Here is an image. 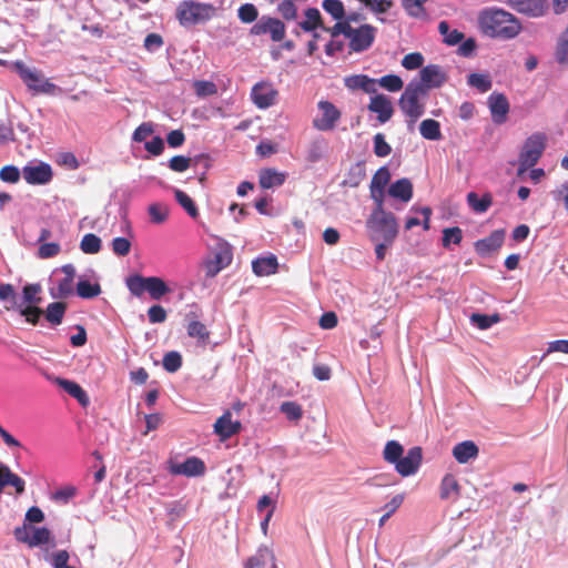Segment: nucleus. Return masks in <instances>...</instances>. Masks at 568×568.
<instances>
[{
  "label": "nucleus",
  "instance_id": "f257e3e1",
  "mask_svg": "<svg viewBox=\"0 0 568 568\" xmlns=\"http://www.w3.org/2000/svg\"><path fill=\"white\" fill-rule=\"evenodd\" d=\"M478 23L484 34L503 40L516 38L523 29L513 13L496 8L483 10L478 16Z\"/></svg>",
  "mask_w": 568,
  "mask_h": 568
},
{
  "label": "nucleus",
  "instance_id": "f03ea898",
  "mask_svg": "<svg viewBox=\"0 0 568 568\" xmlns=\"http://www.w3.org/2000/svg\"><path fill=\"white\" fill-rule=\"evenodd\" d=\"M369 239L374 242L385 241L394 243L398 235V223L396 216L388 211L371 213L366 221Z\"/></svg>",
  "mask_w": 568,
  "mask_h": 568
},
{
  "label": "nucleus",
  "instance_id": "7ed1b4c3",
  "mask_svg": "<svg viewBox=\"0 0 568 568\" xmlns=\"http://www.w3.org/2000/svg\"><path fill=\"white\" fill-rule=\"evenodd\" d=\"M215 13L216 8L211 3L184 0L179 3L175 17L182 27H190L211 20Z\"/></svg>",
  "mask_w": 568,
  "mask_h": 568
},
{
  "label": "nucleus",
  "instance_id": "20e7f679",
  "mask_svg": "<svg viewBox=\"0 0 568 568\" xmlns=\"http://www.w3.org/2000/svg\"><path fill=\"white\" fill-rule=\"evenodd\" d=\"M427 93L422 87L410 81L398 100V106L409 124H414L425 112V99Z\"/></svg>",
  "mask_w": 568,
  "mask_h": 568
},
{
  "label": "nucleus",
  "instance_id": "39448f33",
  "mask_svg": "<svg viewBox=\"0 0 568 568\" xmlns=\"http://www.w3.org/2000/svg\"><path fill=\"white\" fill-rule=\"evenodd\" d=\"M126 286L130 293L136 297L148 292L150 297L156 301L171 292L166 283L158 276L144 277L135 274L126 278Z\"/></svg>",
  "mask_w": 568,
  "mask_h": 568
},
{
  "label": "nucleus",
  "instance_id": "423d86ee",
  "mask_svg": "<svg viewBox=\"0 0 568 568\" xmlns=\"http://www.w3.org/2000/svg\"><path fill=\"white\" fill-rule=\"evenodd\" d=\"M546 148V136L542 133H534L524 143L519 153L517 174H524L532 168L541 158Z\"/></svg>",
  "mask_w": 568,
  "mask_h": 568
},
{
  "label": "nucleus",
  "instance_id": "0eeeda50",
  "mask_svg": "<svg viewBox=\"0 0 568 568\" xmlns=\"http://www.w3.org/2000/svg\"><path fill=\"white\" fill-rule=\"evenodd\" d=\"M320 114L313 120V126L318 131H332L341 119V111L329 101H320Z\"/></svg>",
  "mask_w": 568,
  "mask_h": 568
},
{
  "label": "nucleus",
  "instance_id": "6e6552de",
  "mask_svg": "<svg viewBox=\"0 0 568 568\" xmlns=\"http://www.w3.org/2000/svg\"><path fill=\"white\" fill-rule=\"evenodd\" d=\"M447 81V74L438 64H428L419 71V80L413 82L428 94L430 89L440 88Z\"/></svg>",
  "mask_w": 568,
  "mask_h": 568
},
{
  "label": "nucleus",
  "instance_id": "1a4fd4ad",
  "mask_svg": "<svg viewBox=\"0 0 568 568\" xmlns=\"http://www.w3.org/2000/svg\"><path fill=\"white\" fill-rule=\"evenodd\" d=\"M376 31V28L371 24L353 28L348 38L351 51L362 52L367 50L375 40Z\"/></svg>",
  "mask_w": 568,
  "mask_h": 568
},
{
  "label": "nucleus",
  "instance_id": "9d476101",
  "mask_svg": "<svg viewBox=\"0 0 568 568\" xmlns=\"http://www.w3.org/2000/svg\"><path fill=\"white\" fill-rule=\"evenodd\" d=\"M423 460V450L419 446H414L408 449L406 456H402L398 462L395 463L396 471L403 476L408 477L414 475Z\"/></svg>",
  "mask_w": 568,
  "mask_h": 568
},
{
  "label": "nucleus",
  "instance_id": "9b49d317",
  "mask_svg": "<svg viewBox=\"0 0 568 568\" xmlns=\"http://www.w3.org/2000/svg\"><path fill=\"white\" fill-rule=\"evenodd\" d=\"M509 7L517 12L530 18H539L547 13V0H504Z\"/></svg>",
  "mask_w": 568,
  "mask_h": 568
},
{
  "label": "nucleus",
  "instance_id": "f8f14e48",
  "mask_svg": "<svg viewBox=\"0 0 568 568\" xmlns=\"http://www.w3.org/2000/svg\"><path fill=\"white\" fill-rule=\"evenodd\" d=\"M22 175L28 184H47L52 180L53 172L50 164L41 162L37 165H26Z\"/></svg>",
  "mask_w": 568,
  "mask_h": 568
},
{
  "label": "nucleus",
  "instance_id": "ddd939ff",
  "mask_svg": "<svg viewBox=\"0 0 568 568\" xmlns=\"http://www.w3.org/2000/svg\"><path fill=\"white\" fill-rule=\"evenodd\" d=\"M277 94V90L267 82L256 83L251 92L254 104L260 109H266L273 105Z\"/></svg>",
  "mask_w": 568,
  "mask_h": 568
},
{
  "label": "nucleus",
  "instance_id": "4468645a",
  "mask_svg": "<svg viewBox=\"0 0 568 568\" xmlns=\"http://www.w3.org/2000/svg\"><path fill=\"white\" fill-rule=\"evenodd\" d=\"M205 469L204 462L197 457H189L183 463H172L169 466V471L172 475H183L186 477L202 476Z\"/></svg>",
  "mask_w": 568,
  "mask_h": 568
},
{
  "label": "nucleus",
  "instance_id": "2eb2a0df",
  "mask_svg": "<svg viewBox=\"0 0 568 568\" xmlns=\"http://www.w3.org/2000/svg\"><path fill=\"white\" fill-rule=\"evenodd\" d=\"M232 262V252L229 246H221L213 258L204 263V271L207 277H214L219 272L230 265Z\"/></svg>",
  "mask_w": 568,
  "mask_h": 568
},
{
  "label": "nucleus",
  "instance_id": "dca6fc26",
  "mask_svg": "<svg viewBox=\"0 0 568 568\" xmlns=\"http://www.w3.org/2000/svg\"><path fill=\"white\" fill-rule=\"evenodd\" d=\"M488 106L494 123L503 124L506 122L510 106L504 93L493 92L488 97Z\"/></svg>",
  "mask_w": 568,
  "mask_h": 568
},
{
  "label": "nucleus",
  "instance_id": "f3484780",
  "mask_svg": "<svg viewBox=\"0 0 568 568\" xmlns=\"http://www.w3.org/2000/svg\"><path fill=\"white\" fill-rule=\"evenodd\" d=\"M241 429V423L239 420H232V413L230 410H226L214 424V432L222 440H226L233 435L239 434Z\"/></svg>",
  "mask_w": 568,
  "mask_h": 568
},
{
  "label": "nucleus",
  "instance_id": "a211bd4d",
  "mask_svg": "<svg viewBox=\"0 0 568 568\" xmlns=\"http://www.w3.org/2000/svg\"><path fill=\"white\" fill-rule=\"evenodd\" d=\"M368 110L377 114L381 123H385L393 116L394 109L390 100L384 94H376L371 98Z\"/></svg>",
  "mask_w": 568,
  "mask_h": 568
},
{
  "label": "nucleus",
  "instance_id": "6ab92c4d",
  "mask_svg": "<svg viewBox=\"0 0 568 568\" xmlns=\"http://www.w3.org/2000/svg\"><path fill=\"white\" fill-rule=\"evenodd\" d=\"M505 241V231L495 230L487 237L475 243V250L479 255H487L499 250Z\"/></svg>",
  "mask_w": 568,
  "mask_h": 568
},
{
  "label": "nucleus",
  "instance_id": "aec40b11",
  "mask_svg": "<svg viewBox=\"0 0 568 568\" xmlns=\"http://www.w3.org/2000/svg\"><path fill=\"white\" fill-rule=\"evenodd\" d=\"M344 84L349 90H362L365 93H375L376 79H372L366 74H353L344 79Z\"/></svg>",
  "mask_w": 568,
  "mask_h": 568
},
{
  "label": "nucleus",
  "instance_id": "412c9836",
  "mask_svg": "<svg viewBox=\"0 0 568 568\" xmlns=\"http://www.w3.org/2000/svg\"><path fill=\"white\" fill-rule=\"evenodd\" d=\"M286 176L285 172H280L273 168L262 169L258 172V184L262 189L281 186L286 181Z\"/></svg>",
  "mask_w": 568,
  "mask_h": 568
},
{
  "label": "nucleus",
  "instance_id": "4be33fe9",
  "mask_svg": "<svg viewBox=\"0 0 568 568\" xmlns=\"http://www.w3.org/2000/svg\"><path fill=\"white\" fill-rule=\"evenodd\" d=\"M61 271L64 274V277L59 281L57 286L58 292L53 296L59 298H65L73 294V281L75 277V268L73 265L67 264L61 267Z\"/></svg>",
  "mask_w": 568,
  "mask_h": 568
},
{
  "label": "nucleus",
  "instance_id": "5701e85b",
  "mask_svg": "<svg viewBox=\"0 0 568 568\" xmlns=\"http://www.w3.org/2000/svg\"><path fill=\"white\" fill-rule=\"evenodd\" d=\"M479 449L473 440L458 443L453 448V456L459 464H466L478 456Z\"/></svg>",
  "mask_w": 568,
  "mask_h": 568
},
{
  "label": "nucleus",
  "instance_id": "b1692460",
  "mask_svg": "<svg viewBox=\"0 0 568 568\" xmlns=\"http://www.w3.org/2000/svg\"><path fill=\"white\" fill-rule=\"evenodd\" d=\"M388 194L394 199H399L402 202L407 203L413 197V184L406 178L397 180L390 184Z\"/></svg>",
  "mask_w": 568,
  "mask_h": 568
},
{
  "label": "nucleus",
  "instance_id": "393cba45",
  "mask_svg": "<svg viewBox=\"0 0 568 568\" xmlns=\"http://www.w3.org/2000/svg\"><path fill=\"white\" fill-rule=\"evenodd\" d=\"M13 68L29 89L41 90L38 83L42 75L38 71L29 69L22 61L14 62Z\"/></svg>",
  "mask_w": 568,
  "mask_h": 568
},
{
  "label": "nucleus",
  "instance_id": "a878e982",
  "mask_svg": "<svg viewBox=\"0 0 568 568\" xmlns=\"http://www.w3.org/2000/svg\"><path fill=\"white\" fill-rule=\"evenodd\" d=\"M57 384L70 396L75 398L83 407L89 405V396L78 383L64 378H57Z\"/></svg>",
  "mask_w": 568,
  "mask_h": 568
},
{
  "label": "nucleus",
  "instance_id": "bb28decb",
  "mask_svg": "<svg viewBox=\"0 0 568 568\" xmlns=\"http://www.w3.org/2000/svg\"><path fill=\"white\" fill-rule=\"evenodd\" d=\"M278 267L277 258L274 255L260 257L252 263L253 272L257 276H267L276 273Z\"/></svg>",
  "mask_w": 568,
  "mask_h": 568
},
{
  "label": "nucleus",
  "instance_id": "cd10ccee",
  "mask_svg": "<svg viewBox=\"0 0 568 568\" xmlns=\"http://www.w3.org/2000/svg\"><path fill=\"white\" fill-rule=\"evenodd\" d=\"M304 16L305 20L298 22V27L302 30L306 32L315 31L317 28H322L324 30L323 19L318 9L307 8Z\"/></svg>",
  "mask_w": 568,
  "mask_h": 568
},
{
  "label": "nucleus",
  "instance_id": "c85d7f7f",
  "mask_svg": "<svg viewBox=\"0 0 568 568\" xmlns=\"http://www.w3.org/2000/svg\"><path fill=\"white\" fill-rule=\"evenodd\" d=\"M0 301L6 303L4 308L7 311L18 312L22 305L18 300L13 285L9 283L0 284Z\"/></svg>",
  "mask_w": 568,
  "mask_h": 568
},
{
  "label": "nucleus",
  "instance_id": "c756f323",
  "mask_svg": "<svg viewBox=\"0 0 568 568\" xmlns=\"http://www.w3.org/2000/svg\"><path fill=\"white\" fill-rule=\"evenodd\" d=\"M554 57L558 64L568 65V26L557 39Z\"/></svg>",
  "mask_w": 568,
  "mask_h": 568
},
{
  "label": "nucleus",
  "instance_id": "7c9ffc66",
  "mask_svg": "<svg viewBox=\"0 0 568 568\" xmlns=\"http://www.w3.org/2000/svg\"><path fill=\"white\" fill-rule=\"evenodd\" d=\"M467 203L474 212L485 213L493 204V196L487 192L479 197L477 193L469 192L467 194Z\"/></svg>",
  "mask_w": 568,
  "mask_h": 568
},
{
  "label": "nucleus",
  "instance_id": "2f4dec72",
  "mask_svg": "<svg viewBox=\"0 0 568 568\" xmlns=\"http://www.w3.org/2000/svg\"><path fill=\"white\" fill-rule=\"evenodd\" d=\"M326 151V141L323 138H317L311 141L306 148L305 159L308 163L318 162Z\"/></svg>",
  "mask_w": 568,
  "mask_h": 568
},
{
  "label": "nucleus",
  "instance_id": "473e14b6",
  "mask_svg": "<svg viewBox=\"0 0 568 568\" xmlns=\"http://www.w3.org/2000/svg\"><path fill=\"white\" fill-rule=\"evenodd\" d=\"M366 178V166L364 161H358L354 163L347 174L346 179L344 181V184L349 185L352 187L358 186L362 181Z\"/></svg>",
  "mask_w": 568,
  "mask_h": 568
},
{
  "label": "nucleus",
  "instance_id": "72a5a7b5",
  "mask_svg": "<svg viewBox=\"0 0 568 568\" xmlns=\"http://www.w3.org/2000/svg\"><path fill=\"white\" fill-rule=\"evenodd\" d=\"M420 135L430 141H438L442 139L440 124L434 119L423 120L419 124Z\"/></svg>",
  "mask_w": 568,
  "mask_h": 568
},
{
  "label": "nucleus",
  "instance_id": "f704fd0d",
  "mask_svg": "<svg viewBox=\"0 0 568 568\" xmlns=\"http://www.w3.org/2000/svg\"><path fill=\"white\" fill-rule=\"evenodd\" d=\"M67 311V304L64 302H53L47 306L43 312L45 320L52 325H60Z\"/></svg>",
  "mask_w": 568,
  "mask_h": 568
},
{
  "label": "nucleus",
  "instance_id": "c9c22d12",
  "mask_svg": "<svg viewBox=\"0 0 568 568\" xmlns=\"http://www.w3.org/2000/svg\"><path fill=\"white\" fill-rule=\"evenodd\" d=\"M41 291V285L38 283L24 285L22 290V302L20 303L23 305L38 306L42 302V298L40 296Z\"/></svg>",
  "mask_w": 568,
  "mask_h": 568
},
{
  "label": "nucleus",
  "instance_id": "e433bc0d",
  "mask_svg": "<svg viewBox=\"0 0 568 568\" xmlns=\"http://www.w3.org/2000/svg\"><path fill=\"white\" fill-rule=\"evenodd\" d=\"M187 335L192 338H196L202 345H206L210 339V332L206 326L196 320L189 322Z\"/></svg>",
  "mask_w": 568,
  "mask_h": 568
},
{
  "label": "nucleus",
  "instance_id": "4c0bfd02",
  "mask_svg": "<svg viewBox=\"0 0 568 568\" xmlns=\"http://www.w3.org/2000/svg\"><path fill=\"white\" fill-rule=\"evenodd\" d=\"M403 454L404 447L397 440H388L383 450V458L386 463L395 465Z\"/></svg>",
  "mask_w": 568,
  "mask_h": 568
},
{
  "label": "nucleus",
  "instance_id": "58836bf2",
  "mask_svg": "<svg viewBox=\"0 0 568 568\" xmlns=\"http://www.w3.org/2000/svg\"><path fill=\"white\" fill-rule=\"evenodd\" d=\"M452 495L458 497L459 485L454 475L447 474L444 476L440 483V498L448 499Z\"/></svg>",
  "mask_w": 568,
  "mask_h": 568
},
{
  "label": "nucleus",
  "instance_id": "ea45409f",
  "mask_svg": "<svg viewBox=\"0 0 568 568\" xmlns=\"http://www.w3.org/2000/svg\"><path fill=\"white\" fill-rule=\"evenodd\" d=\"M438 31L444 37V42L448 45H456L464 39V33L457 29L450 30L447 21H440Z\"/></svg>",
  "mask_w": 568,
  "mask_h": 568
},
{
  "label": "nucleus",
  "instance_id": "a19ab883",
  "mask_svg": "<svg viewBox=\"0 0 568 568\" xmlns=\"http://www.w3.org/2000/svg\"><path fill=\"white\" fill-rule=\"evenodd\" d=\"M468 85L476 88L481 93L489 91L493 87V81L489 74L470 73L467 78Z\"/></svg>",
  "mask_w": 568,
  "mask_h": 568
},
{
  "label": "nucleus",
  "instance_id": "79ce46f5",
  "mask_svg": "<svg viewBox=\"0 0 568 568\" xmlns=\"http://www.w3.org/2000/svg\"><path fill=\"white\" fill-rule=\"evenodd\" d=\"M174 196L176 202L185 210V212L192 217L199 216V210L194 201L183 191L174 190Z\"/></svg>",
  "mask_w": 568,
  "mask_h": 568
},
{
  "label": "nucleus",
  "instance_id": "37998d69",
  "mask_svg": "<svg viewBox=\"0 0 568 568\" xmlns=\"http://www.w3.org/2000/svg\"><path fill=\"white\" fill-rule=\"evenodd\" d=\"M169 207L163 203H152L148 207V213L152 223H164L169 217Z\"/></svg>",
  "mask_w": 568,
  "mask_h": 568
},
{
  "label": "nucleus",
  "instance_id": "c03bdc74",
  "mask_svg": "<svg viewBox=\"0 0 568 568\" xmlns=\"http://www.w3.org/2000/svg\"><path fill=\"white\" fill-rule=\"evenodd\" d=\"M376 84L388 92H398L403 89L404 82L397 74H386L376 80Z\"/></svg>",
  "mask_w": 568,
  "mask_h": 568
},
{
  "label": "nucleus",
  "instance_id": "a18cd8bd",
  "mask_svg": "<svg viewBox=\"0 0 568 568\" xmlns=\"http://www.w3.org/2000/svg\"><path fill=\"white\" fill-rule=\"evenodd\" d=\"M80 248L85 254H97L101 250V239L93 233H88L82 237Z\"/></svg>",
  "mask_w": 568,
  "mask_h": 568
},
{
  "label": "nucleus",
  "instance_id": "49530a36",
  "mask_svg": "<svg viewBox=\"0 0 568 568\" xmlns=\"http://www.w3.org/2000/svg\"><path fill=\"white\" fill-rule=\"evenodd\" d=\"M77 293L82 298H93L101 293V286L99 283L79 281L77 284Z\"/></svg>",
  "mask_w": 568,
  "mask_h": 568
},
{
  "label": "nucleus",
  "instance_id": "de8ad7c7",
  "mask_svg": "<svg viewBox=\"0 0 568 568\" xmlns=\"http://www.w3.org/2000/svg\"><path fill=\"white\" fill-rule=\"evenodd\" d=\"M32 535L29 539V547H38L48 544L51 540V531L45 527H30Z\"/></svg>",
  "mask_w": 568,
  "mask_h": 568
},
{
  "label": "nucleus",
  "instance_id": "09e8293b",
  "mask_svg": "<svg viewBox=\"0 0 568 568\" xmlns=\"http://www.w3.org/2000/svg\"><path fill=\"white\" fill-rule=\"evenodd\" d=\"M500 321L499 314H493V315H486V314H478L474 313L470 316V322L475 324L479 329H488L494 324L498 323Z\"/></svg>",
  "mask_w": 568,
  "mask_h": 568
},
{
  "label": "nucleus",
  "instance_id": "8fccbe9b",
  "mask_svg": "<svg viewBox=\"0 0 568 568\" xmlns=\"http://www.w3.org/2000/svg\"><path fill=\"white\" fill-rule=\"evenodd\" d=\"M463 240V231L458 226L447 227L443 230L442 245L448 248L450 243L460 244Z\"/></svg>",
  "mask_w": 568,
  "mask_h": 568
},
{
  "label": "nucleus",
  "instance_id": "3c124183",
  "mask_svg": "<svg viewBox=\"0 0 568 568\" xmlns=\"http://www.w3.org/2000/svg\"><path fill=\"white\" fill-rule=\"evenodd\" d=\"M19 314L24 317L26 322L37 325L40 317L43 315V311L36 305H21L18 310Z\"/></svg>",
  "mask_w": 568,
  "mask_h": 568
},
{
  "label": "nucleus",
  "instance_id": "603ef678",
  "mask_svg": "<svg viewBox=\"0 0 568 568\" xmlns=\"http://www.w3.org/2000/svg\"><path fill=\"white\" fill-rule=\"evenodd\" d=\"M428 0H403L402 4L406 12L414 18H422L426 14L424 4Z\"/></svg>",
  "mask_w": 568,
  "mask_h": 568
},
{
  "label": "nucleus",
  "instance_id": "864d4df0",
  "mask_svg": "<svg viewBox=\"0 0 568 568\" xmlns=\"http://www.w3.org/2000/svg\"><path fill=\"white\" fill-rule=\"evenodd\" d=\"M281 413H283L288 420L297 422L303 416V410L300 404L295 402H284L280 406Z\"/></svg>",
  "mask_w": 568,
  "mask_h": 568
},
{
  "label": "nucleus",
  "instance_id": "5fc2aeb1",
  "mask_svg": "<svg viewBox=\"0 0 568 568\" xmlns=\"http://www.w3.org/2000/svg\"><path fill=\"white\" fill-rule=\"evenodd\" d=\"M322 7L335 20H342L345 16L344 4L341 0H323Z\"/></svg>",
  "mask_w": 568,
  "mask_h": 568
},
{
  "label": "nucleus",
  "instance_id": "6e6d98bb",
  "mask_svg": "<svg viewBox=\"0 0 568 568\" xmlns=\"http://www.w3.org/2000/svg\"><path fill=\"white\" fill-rule=\"evenodd\" d=\"M268 559H273V554L266 548L260 549L254 556L248 558L245 568H263Z\"/></svg>",
  "mask_w": 568,
  "mask_h": 568
},
{
  "label": "nucleus",
  "instance_id": "4d7b16f0",
  "mask_svg": "<svg viewBox=\"0 0 568 568\" xmlns=\"http://www.w3.org/2000/svg\"><path fill=\"white\" fill-rule=\"evenodd\" d=\"M162 364L166 372L175 373L182 366V356L175 351L169 352L164 355Z\"/></svg>",
  "mask_w": 568,
  "mask_h": 568
},
{
  "label": "nucleus",
  "instance_id": "13d9d810",
  "mask_svg": "<svg viewBox=\"0 0 568 568\" xmlns=\"http://www.w3.org/2000/svg\"><path fill=\"white\" fill-rule=\"evenodd\" d=\"M268 31L267 33L271 34V39L274 42H280L285 37V24L276 18H268Z\"/></svg>",
  "mask_w": 568,
  "mask_h": 568
},
{
  "label": "nucleus",
  "instance_id": "bf43d9fd",
  "mask_svg": "<svg viewBox=\"0 0 568 568\" xmlns=\"http://www.w3.org/2000/svg\"><path fill=\"white\" fill-rule=\"evenodd\" d=\"M390 180V173L386 166H382L373 175L369 189L384 190Z\"/></svg>",
  "mask_w": 568,
  "mask_h": 568
},
{
  "label": "nucleus",
  "instance_id": "052dcab7",
  "mask_svg": "<svg viewBox=\"0 0 568 568\" xmlns=\"http://www.w3.org/2000/svg\"><path fill=\"white\" fill-rule=\"evenodd\" d=\"M193 88L199 97H210L217 93V87L212 81L197 80L193 83Z\"/></svg>",
  "mask_w": 568,
  "mask_h": 568
},
{
  "label": "nucleus",
  "instance_id": "680f3d73",
  "mask_svg": "<svg viewBox=\"0 0 568 568\" xmlns=\"http://www.w3.org/2000/svg\"><path fill=\"white\" fill-rule=\"evenodd\" d=\"M392 152L390 145L386 142L383 133L374 135V153L378 158H385Z\"/></svg>",
  "mask_w": 568,
  "mask_h": 568
},
{
  "label": "nucleus",
  "instance_id": "e2e57ef3",
  "mask_svg": "<svg viewBox=\"0 0 568 568\" xmlns=\"http://www.w3.org/2000/svg\"><path fill=\"white\" fill-rule=\"evenodd\" d=\"M258 17L256 7L252 3L242 4L239 8V19L244 23H252Z\"/></svg>",
  "mask_w": 568,
  "mask_h": 568
},
{
  "label": "nucleus",
  "instance_id": "0e129e2a",
  "mask_svg": "<svg viewBox=\"0 0 568 568\" xmlns=\"http://www.w3.org/2000/svg\"><path fill=\"white\" fill-rule=\"evenodd\" d=\"M278 12L283 17V19L290 21L295 20L297 18V8L295 6L294 1L291 0H283L278 7Z\"/></svg>",
  "mask_w": 568,
  "mask_h": 568
},
{
  "label": "nucleus",
  "instance_id": "69168bd1",
  "mask_svg": "<svg viewBox=\"0 0 568 568\" xmlns=\"http://www.w3.org/2000/svg\"><path fill=\"white\" fill-rule=\"evenodd\" d=\"M324 30L331 34L332 38H337L339 34H344L346 38H349L351 31H353V27L348 23V21H339L336 22L333 27L326 28Z\"/></svg>",
  "mask_w": 568,
  "mask_h": 568
},
{
  "label": "nucleus",
  "instance_id": "338daca9",
  "mask_svg": "<svg viewBox=\"0 0 568 568\" xmlns=\"http://www.w3.org/2000/svg\"><path fill=\"white\" fill-rule=\"evenodd\" d=\"M424 63V57L419 52H412L406 54L402 60V65L406 70H416Z\"/></svg>",
  "mask_w": 568,
  "mask_h": 568
},
{
  "label": "nucleus",
  "instance_id": "774afa93",
  "mask_svg": "<svg viewBox=\"0 0 568 568\" xmlns=\"http://www.w3.org/2000/svg\"><path fill=\"white\" fill-rule=\"evenodd\" d=\"M61 251V246L57 242L41 243L38 248V256L40 258H50L58 255Z\"/></svg>",
  "mask_w": 568,
  "mask_h": 568
}]
</instances>
